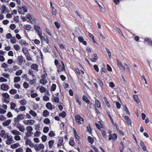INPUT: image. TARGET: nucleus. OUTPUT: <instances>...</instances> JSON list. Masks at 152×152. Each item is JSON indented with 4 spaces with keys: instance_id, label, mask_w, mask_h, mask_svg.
<instances>
[{
    "instance_id": "nucleus-1",
    "label": "nucleus",
    "mask_w": 152,
    "mask_h": 152,
    "mask_svg": "<svg viewBox=\"0 0 152 152\" xmlns=\"http://www.w3.org/2000/svg\"><path fill=\"white\" fill-rule=\"evenodd\" d=\"M26 115L24 114H19L17 117L14 118L15 123H19L20 120L24 119L25 118Z\"/></svg>"
},
{
    "instance_id": "nucleus-2",
    "label": "nucleus",
    "mask_w": 152,
    "mask_h": 152,
    "mask_svg": "<svg viewBox=\"0 0 152 152\" xmlns=\"http://www.w3.org/2000/svg\"><path fill=\"white\" fill-rule=\"evenodd\" d=\"M61 64H60L57 66V72L59 73L65 71V66L64 63L62 61H61Z\"/></svg>"
},
{
    "instance_id": "nucleus-3",
    "label": "nucleus",
    "mask_w": 152,
    "mask_h": 152,
    "mask_svg": "<svg viewBox=\"0 0 152 152\" xmlns=\"http://www.w3.org/2000/svg\"><path fill=\"white\" fill-rule=\"evenodd\" d=\"M14 126H16L21 132H23L25 130L24 126L20 124L19 123H14Z\"/></svg>"
},
{
    "instance_id": "nucleus-4",
    "label": "nucleus",
    "mask_w": 152,
    "mask_h": 152,
    "mask_svg": "<svg viewBox=\"0 0 152 152\" xmlns=\"http://www.w3.org/2000/svg\"><path fill=\"white\" fill-rule=\"evenodd\" d=\"M6 138H7V140L6 141V144L10 145L14 142V141L12 136H9L8 135Z\"/></svg>"
},
{
    "instance_id": "nucleus-5",
    "label": "nucleus",
    "mask_w": 152,
    "mask_h": 152,
    "mask_svg": "<svg viewBox=\"0 0 152 152\" xmlns=\"http://www.w3.org/2000/svg\"><path fill=\"white\" fill-rule=\"evenodd\" d=\"M75 118L76 121L78 125H80L82 124L81 121H82V122L84 121V119L79 115H76Z\"/></svg>"
},
{
    "instance_id": "nucleus-6",
    "label": "nucleus",
    "mask_w": 152,
    "mask_h": 152,
    "mask_svg": "<svg viewBox=\"0 0 152 152\" xmlns=\"http://www.w3.org/2000/svg\"><path fill=\"white\" fill-rule=\"evenodd\" d=\"M34 29L38 34L40 35V34L42 33V30L40 27L37 25H35L34 26Z\"/></svg>"
},
{
    "instance_id": "nucleus-7",
    "label": "nucleus",
    "mask_w": 152,
    "mask_h": 152,
    "mask_svg": "<svg viewBox=\"0 0 152 152\" xmlns=\"http://www.w3.org/2000/svg\"><path fill=\"white\" fill-rule=\"evenodd\" d=\"M35 122V121L32 119L25 120L23 121L24 124L26 125H33Z\"/></svg>"
},
{
    "instance_id": "nucleus-8",
    "label": "nucleus",
    "mask_w": 152,
    "mask_h": 152,
    "mask_svg": "<svg viewBox=\"0 0 152 152\" xmlns=\"http://www.w3.org/2000/svg\"><path fill=\"white\" fill-rule=\"evenodd\" d=\"M63 139L62 137H60L58 139L57 143V148H61V146L64 144Z\"/></svg>"
},
{
    "instance_id": "nucleus-9",
    "label": "nucleus",
    "mask_w": 152,
    "mask_h": 152,
    "mask_svg": "<svg viewBox=\"0 0 152 152\" xmlns=\"http://www.w3.org/2000/svg\"><path fill=\"white\" fill-rule=\"evenodd\" d=\"M44 148V146L42 144H40L38 145H36L35 147V150L37 151H40L41 149H43Z\"/></svg>"
},
{
    "instance_id": "nucleus-10",
    "label": "nucleus",
    "mask_w": 152,
    "mask_h": 152,
    "mask_svg": "<svg viewBox=\"0 0 152 152\" xmlns=\"http://www.w3.org/2000/svg\"><path fill=\"white\" fill-rule=\"evenodd\" d=\"M46 106L47 109L50 110L54 109L55 108L54 106L52 105V104L49 102H48L46 104Z\"/></svg>"
},
{
    "instance_id": "nucleus-11",
    "label": "nucleus",
    "mask_w": 152,
    "mask_h": 152,
    "mask_svg": "<svg viewBox=\"0 0 152 152\" xmlns=\"http://www.w3.org/2000/svg\"><path fill=\"white\" fill-rule=\"evenodd\" d=\"M1 89L4 91H7L9 89V87L7 85L5 84H2L1 85Z\"/></svg>"
},
{
    "instance_id": "nucleus-12",
    "label": "nucleus",
    "mask_w": 152,
    "mask_h": 152,
    "mask_svg": "<svg viewBox=\"0 0 152 152\" xmlns=\"http://www.w3.org/2000/svg\"><path fill=\"white\" fill-rule=\"evenodd\" d=\"M98 59V56L96 54H94L92 55L91 60L92 62H95Z\"/></svg>"
},
{
    "instance_id": "nucleus-13",
    "label": "nucleus",
    "mask_w": 152,
    "mask_h": 152,
    "mask_svg": "<svg viewBox=\"0 0 152 152\" xmlns=\"http://www.w3.org/2000/svg\"><path fill=\"white\" fill-rule=\"evenodd\" d=\"M8 135V134L5 133V132L4 130H2L0 134V136L4 138H6Z\"/></svg>"
},
{
    "instance_id": "nucleus-14",
    "label": "nucleus",
    "mask_w": 152,
    "mask_h": 152,
    "mask_svg": "<svg viewBox=\"0 0 152 152\" xmlns=\"http://www.w3.org/2000/svg\"><path fill=\"white\" fill-rule=\"evenodd\" d=\"M18 61L19 62V64L20 65H21L23 60V56H19L18 57Z\"/></svg>"
},
{
    "instance_id": "nucleus-15",
    "label": "nucleus",
    "mask_w": 152,
    "mask_h": 152,
    "mask_svg": "<svg viewBox=\"0 0 152 152\" xmlns=\"http://www.w3.org/2000/svg\"><path fill=\"white\" fill-rule=\"evenodd\" d=\"M117 64L120 68L122 70H124L125 67H124V66L122 64L117 60Z\"/></svg>"
},
{
    "instance_id": "nucleus-16",
    "label": "nucleus",
    "mask_w": 152,
    "mask_h": 152,
    "mask_svg": "<svg viewBox=\"0 0 152 152\" xmlns=\"http://www.w3.org/2000/svg\"><path fill=\"white\" fill-rule=\"evenodd\" d=\"M11 133L15 135H20L21 133L16 130H14L11 131Z\"/></svg>"
},
{
    "instance_id": "nucleus-17",
    "label": "nucleus",
    "mask_w": 152,
    "mask_h": 152,
    "mask_svg": "<svg viewBox=\"0 0 152 152\" xmlns=\"http://www.w3.org/2000/svg\"><path fill=\"white\" fill-rule=\"evenodd\" d=\"M33 129L32 127L31 126H28L26 128V130L27 132L29 134H33V133L32 132Z\"/></svg>"
},
{
    "instance_id": "nucleus-18",
    "label": "nucleus",
    "mask_w": 152,
    "mask_h": 152,
    "mask_svg": "<svg viewBox=\"0 0 152 152\" xmlns=\"http://www.w3.org/2000/svg\"><path fill=\"white\" fill-rule=\"evenodd\" d=\"M31 69H33L37 71H38V65L37 64H33L31 66Z\"/></svg>"
},
{
    "instance_id": "nucleus-19",
    "label": "nucleus",
    "mask_w": 152,
    "mask_h": 152,
    "mask_svg": "<svg viewBox=\"0 0 152 152\" xmlns=\"http://www.w3.org/2000/svg\"><path fill=\"white\" fill-rule=\"evenodd\" d=\"M11 122V120L9 119L2 123L3 125L4 126H8Z\"/></svg>"
},
{
    "instance_id": "nucleus-20",
    "label": "nucleus",
    "mask_w": 152,
    "mask_h": 152,
    "mask_svg": "<svg viewBox=\"0 0 152 152\" xmlns=\"http://www.w3.org/2000/svg\"><path fill=\"white\" fill-rule=\"evenodd\" d=\"M124 118L128 125H130L131 124V121L130 119L129 118V117L127 116H124Z\"/></svg>"
},
{
    "instance_id": "nucleus-21",
    "label": "nucleus",
    "mask_w": 152,
    "mask_h": 152,
    "mask_svg": "<svg viewBox=\"0 0 152 152\" xmlns=\"http://www.w3.org/2000/svg\"><path fill=\"white\" fill-rule=\"evenodd\" d=\"M54 142L55 141L54 140H51L48 142L49 147L50 148H52Z\"/></svg>"
},
{
    "instance_id": "nucleus-22",
    "label": "nucleus",
    "mask_w": 152,
    "mask_h": 152,
    "mask_svg": "<svg viewBox=\"0 0 152 152\" xmlns=\"http://www.w3.org/2000/svg\"><path fill=\"white\" fill-rule=\"evenodd\" d=\"M17 39L15 37H12L10 40L11 43L12 44H14L16 43Z\"/></svg>"
},
{
    "instance_id": "nucleus-23",
    "label": "nucleus",
    "mask_w": 152,
    "mask_h": 152,
    "mask_svg": "<svg viewBox=\"0 0 152 152\" xmlns=\"http://www.w3.org/2000/svg\"><path fill=\"white\" fill-rule=\"evenodd\" d=\"M140 145L142 147V149L144 151H146V148L145 146L144 145V144L143 142L142 141H140Z\"/></svg>"
},
{
    "instance_id": "nucleus-24",
    "label": "nucleus",
    "mask_w": 152,
    "mask_h": 152,
    "mask_svg": "<svg viewBox=\"0 0 152 152\" xmlns=\"http://www.w3.org/2000/svg\"><path fill=\"white\" fill-rule=\"evenodd\" d=\"M34 72L32 70V69H29L28 71V74L32 76L33 78L35 77V75H34Z\"/></svg>"
},
{
    "instance_id": "nucleus-25",
    "label": "nucleus",
    "mask_w": 152,
    "mask_h": 152,
    "mask_svg": "<svg viewBox=\"0 0 152 152\" xmlns=\"http://www.w3.org/2000/svg\"><path fill=\"white\" fill-rule=\"evenodd\" d=\"M83 100L87 103V104H89L90 103V101L86 97V96L83 95L82 97Z\"/></svg>"
},
{
    "instance_id": "nucleus-26",
    "label": "nucleus",
    "mask_w": 152,
    "mask_h": 152,
    "mask_svg": "<svg viewBox=\"0 0 152 152\" xmlns=\"http://www.w3.org/2000/svg\"><path fill=\"white\" fill-rule=\"evenodd\" d=\"M49 48L48 47V46L44 47L42 48L43 52L45 53L48 52L49 53Z\"/></svg>"
},
{
    "instance_id": "nucleus-27",
    "label": "nucleus",
    "mask_w": 152,
    "mask_h": 152,
    "mask_svg": "<svg viewBox=\"0 0 152 152\" xmlns=\"http://www.w3.org/2000/svg\"><path fill=\"white\" fill-rule=\"evenodd\" d=\"M95 104L98 108H100L101 107V104L100 102L97 99L95 100Z\"/></svg>"
},
{
    "instance_id": "nucleus-28",
    "label": "nucleus",
    "mask_w": 152,
    "mask_h": 152,
    "mask_svg": "<svg viewBox=\"0 0 152 152\" xmlns=\"http://www.w3.org/2000/svg\"><path fill=\"white\" fill-rule=\"evenodd\" d=\"M47 83L46 79H42L40 80V83L42 85H44Z\"/></svg>"
},
{
    "instance_id": "nucleus-29",
    "label": "nucleus",
    "mask_w": 152,
    "mask_h": 152,
    "mask_svg": "<svg viewBox=\"0 0 152 152\" xmlns=\"http://www.w3.org/2000/svg\"><path fill=\"white\" fill-rule=\"evenodd\" d=\"M19 143L18 142H17L15 144L11 145V147L12 149H15L18 147L19 146Z\"/></svg>"
},
{
    "instance_id": "nucleus-30",
    "label": "nucleus",
    "mask_w": 152,
    "mask_h": 152,
    "mask_svg": "<svg viewBox=\"0 0 152 152\" xmlns=\"http://www.w3.org/2000/svg\"><path fill=\"white\" fill-rule=\"evenodd\" d=\"M97 82L98 83L99 85L100 86L102 87L104 85L103 83V81L101 80L99 78H97Z\"/></svg>"
},
{
    "instance_id": "nucleus-31",
    "label": "nucleus",
    "mask_w": 152,
    "mask_h": 152,
    "mask_svg": "<svg viewBox=\"0 0 152 152\" xmlns=\"http://www.w3.org/2000/svg\"><path fill=\"white\" fill-rule=\"evenodd\" d=\"M14 49L16 51H17L20 49V46L17 44L14 45H13Z\"/></svg>"
},
{
    "instance_id": "nucleus-32",
    "label": "nucleus",
    "mask_w": 152,
    "mask_h": 152,
    "mask_svg": "<svg viewBox=\"0 0 152 152\" xmlns=\"http://www.w3.org/2000/svg\"><path fill=\"white\" fill-rule=\"evenodd\" d=\"M134 99V100L137 103H138L140 102V100H139L138 96L137 95H134L133 96Z\"/></svg>"
},
{
    "instance_id": "nucleus-33",
    "label": "nucleus",
    "mask_w": 152,
    "mask_h": 152,
    "mask_svg": "<svg viewBox=\"0 0 152 152\" xmlns=\"http://www.w3.org/2000/svg\"><path fill=\"white\" fill-rule=\"evenodd\" d=\"M19 42L21 45H24L26 46H27L28 45V44L26 43V41L23 40H21L19 41Z\"/></svg>"
},
{
    "instance_id": "nucleus-34",
    "label": "nucleus",
    "mask_w": 152,
    "mask_h": 152,
    "mask_svg": "<svg viewBox=\"0 0 152 152\" xmlns=\"http://www.w3.org/2000/svg\"><path fill=\"white\" fill-rule=\"evenodd\" d=\"M49 115V112L47 110H45L43 112V115L44 116L46 117L48 116Z\"/></svg>"
},
{
    "instance_id": "nucleus-35",
    "label": "nucleus",
    "mask_w": 152,
    "mask_h": 152,
    "mask_svg": "<svg viewBox=\"0 0 152 152\" xmlns=\"http://www.w3.org/2000/svg\"><path fill=\"white\" fill-rule=\"evenodd\" d=\"M22 51L26 56H28V52L26 49H23Z\"/></svg>"
},
{
    "instance_id": "nucleus-36",
    "label": "nucleus",
    "mask_w": 152,
    "mask_h": 152,
    "mask_svg": "<svg viewBox=\"0 0 152 152\" xmlns=\"http://www.w3.org/2000/svg\"><path fill=\"white\" fill-rule=\"evenodd\" d=\"M20 77L17 76L15 77L14 78V83H18V82L20 81Z\"/></svg>"
},
{
    "instance_id": "nucleus-37",
    "label": "nucleus",
    "mask_w": 152,
    "mask_h": 152,
    "mask_svg": "<svg viewBox=\"0 0 152 152\" xmlns=\"http://www.w3.org/2000/svg\"><path fill=\"white\" fill-rule=\"evenodd\" d=\"M16 106V104L15 103L13 102H11L10 103V108L11 110H13L15 109V108Z\"/></svg>"
},
{
    "instance_id": "nucleus-38",
    "label": "nucleus",
    "mask_w": 152,
    "mask_h": 152,
    "mask_svg": "<svg viewBox=\"0 0 152 152\" xmlns=\"http://www.w3.org/2000/svg\"><path fill=\"white\" fill-rule=\"evenodd\" d=\"M2 96L4 99L10 98V96L7 93H4L2 94Z\"/></svg>"
},
{
    "instance_id": "nucleus-39",
    "label": "nucleus",
    "mask_w": 152,
    "mask_h": 152,
    "mask_svg": "<svg viewBox=\"0 0 152 152\" xmlns=\"http://www.w3.org/2000/svg\"><path fill=\"white\" fill-rule=\"evenodd\" d=\"M24 28L27 30H30L31 28V26L30 25H23Z\"/></svg>"
},
{
    "instance_id": "nucleus-40",
    "label": "nucleus",
    "mask_w": 152,
    "mask_h": 152,
    "mask_svg": "<svg viewBox=\"0 0 152 152\" xmlns=\"http://www.w3.org/2000/svg\"><path fill=\"white\" fill-rule=\"evenodd\" d=\"M88 142L91 143V144H92L94 142V139L91 137L89 136L88 138Z\"/></svg>"
},
{
    "instance_id": "nucleus-41",
    "label": "nucleus",
    "mask_w": 152,
    "mask_h": 152,
    "mask_svg": "<svg viewBox=\"0 0 152 152\" xmlns=\"http://www.w3.org/2000/svg\"><path fill=\"white\" fill-rule=\"evenodd\" d=\"M30 114L34 116H36L37 115V113L34 111L32 110H31L29 111Z\"/></svg>"
},
{
    "instance_id": "nucleus-42",
    "label": "nucleus",
    "mask_w": 152,
    "mask_h": 152,
    "mask_svg": "<svg viewBox=\"0 0 152 152\" xmlns=\"http://www.w3.org/2000/svg\"><path fill=\"white\" fill-rule=\"evenodd\" d=\"M17 92V90L15 89H11L9 91L10 93L12 95L16 94Z\"/></svg>"
},
{
    "instance_id": "nucleus-43",
    "label": "nucleus",
    "mask_w": 152,
    "mask_h": 152,
    "mask_svg": "<svg viewBox=\"0 0 152 152\" xmlns=\"http://www.w3.org/2000/svg\"><path fill=\"white\" fill-rule=\"evenodd\" d=\"M20 103L22 105H25L26 104V101L24 99H22L20 101Z\"/></svg>"
},
{
    "instance_id": "nucleus-44",
    "label": "nucleus",
    "mask_w": 152,
    "mask_h": 152,
    "mask_svg": "<svg viewBox=\"0 0 152 152\" xmlns=\"http://www.w3.org/2000/svg\"><path fill=\"white\" fill-rule=\"evenodd\" d=\"M41 134V132L39 131H36L34 134V137H38Z\"/></svg>"
},
{
    "instance_id": "nucleus-45",
    "label": "nucleus",
    "mask_w": 152,
    "mask_h": 152,
    "mask_svg": "<svg viewBox=\"0 0 152 152\" xmlns=\"http://www.w3.org/2000/svg\"><path fill=\"white\" fill-rule=\"evenodd\" d=\"M23 73V71L22 70L20 69L18 71H17L15 73V75L17 76H19L20 75Z\"/></svg>"
},
{
    "instance_id": "nucleus-46",
    "label": "nucleus",
    "mask_w": 152,
    "mask_h": 152,
    "mask_svg": "<svg viewBox=\"0 0 152 152\" xmlns=\"http://www.w3.org/2000/svg\"><path fill=\"white\" fill-rule=\"evenodd\" d=\"M44 122L47 124H50V121L49 119L48 118H45L43 121Z\"/></svg>"
},
{
    "instance_id": "nucleus-47",
    "label": "nucleus",
    "mask_w": 152,
    "mask_h": 152,
    "mask_svg": "<svg viewBox=\"0 0 152 152\" xmlns=\"http://www.w3.org/2000/svg\"><path fill=\"white\" fill-rule=\"evenodd\" d=\"M79 98L77 96H75V100L76 102L78 103L79 104L80 106L81 105V102L79 101Z\"/></svg>"
},
{
    "instance_id": "nucleus-48",
    "label": "nucleus",
    "mask_w": 152,
    "mask_h": 152,
    "mask_svg": "<svg viewBox=\"0 0 152 152\" xmlns=\"http://www.w3.org/2000/svg\"><path fill=\"white\" fill-rule=\"evenodd\" d=\"M47 94H46L43 97V99L45 101H49V98L47 96H46V95Z\"/></svg>"
},
{
    "instance_id": "nucleus-49",
    "label": "nucleus",
    "mask_w": 152,
    "mask_h": 152,
    "mask_svg": "<svg viewBox=\"0 0 152 152\" xmlns=\"http://www.w3.org/2000/svg\"><path fill=\"white\" fill-rule=\"evenodd\" d=\"M56 85L54 84H53L51 86V91H54L56 90Z\"/></svg>"
},
{
    "instance_id": "nucleus-50",
    "label": "nucleus",
    "mask_w": 152,
    "mask_h": 152,
    "mask_svg": "<svg viewBox=\"0 0 152 152\" xmlns=\"http://www.w3.org/2000/svg\"><path fill=\"white\" fill-rule=\"evenodd\" d=\"M10 98L3 99V101L5 103L7 104L10 102Z\"/></svg>"
},
{
    "instance_id": "nucleus-51",
    "label": "nucleus",
    "mask_w": 152,
    "mask_h": 152,
    "mask_svg": "<svg viewBox=\"0 0 152 152\" xmlns=\"http://www.w3.org/2000/svg\"><path fill=\"white\" fill-rule=\"evenodd\" d=\"M59 99L58 98L55 96L53 98V101L56 103H58L59 102Z\"/></svg>"
},
{
    "instance_id": "nucleus-52",
    "label": "nucleus",
    "mask_w": 152,
    "mask_h": 152,
    "mask_svg": "<svg viewBox=\"0 0 152 152\" xmlns=\"http://www.w3.org/2000/svg\"><path fill=\"white\" fill-rule=\"evenodd\" d=\"M18 12L20 14L23 15L24 14V12H23V10L22 7H20L18 9Z\"/></svg>"
},
{
    "instance_id": "nucleus-53",
    "label": "nucleus",
    "mask_w": 152,
    "mask_h": 152,
    "mask_svg": "<svg viewBox=\"0 0 152 152\" xmlns=\"http://www.w3.org/2000/svg\"><path fill=\"white\" fill-rule=\"evenodd\" d=\"M26 110V108L25 106H20L19 108V110L20 111H23Z\"/></svg>"
},
{
    "instance_id": "nucleus-54",
    "label": "nucleus",
    "mask_w": 152,
    "mask_h": 152,
    "mask_svg": "<svg viewBox=\"0 0 152 152\" xmlns=\"http://www.w3.org/2000/svg\"><path fill=\"white\" fill-rule=\"evenodd\" d=\"M31 23L32 24H34L36 22V20L35 18H32L30 20Z\"/></svg>"
},
{
    "instance_id": "nucleus-55",
    "label": "nucleus",
    "mask_w": 152,
    "mask_h": 152,
    "mask_svg": "<svg viewBox=\"0 0 152 152\" xmlns=\"http://www.w3.org/2000/svg\"><path fill=\"white\" fill-rule=\"evenodd\" d=\"M59 116H61L63 118L66 115V113L64 111H63L62 113L59 115Z\"/></svg>"
},
{
    "instance_id": "nucleus-56",
    "label": "nucleus",
    "mask_w": 152,
    "mask_h": 152,
    "mask_svg": "<svg viewBox=\"0 0 152 152\" xmlns=\"http://www.w3.org/2000/svg\"><path fill=\"white\" fill-rule=\"evenodd\" d=\"M19 135H17L15 136L14 138L15 140L19 141L20 140L21 138Z\"/></svg>"
},
{
    "instance_id": "nucleus-57",
    "label": "nucleus",
    "mask_w": 152,
    "mask_h": 152,
    "mask_svg": "<svg viewBox=\"0 0 152 152\" xmlns=\"http://www.w3.org/2000/svg\"><path fill=\"white\" fill-rule=\"evenodd\" d=\"M6 38L7 39H11L12 37V35L11 33H8L6 35Z\"/></svg>"
},
{
    "instance_id": "nucleus-58",
    "label": "nucleus",
    "mask_w": 152,
    "mask_h": 152,
    "mask_svg": "<svg viewBox=\"0 0 152 152\" xmlns=\"http://www.w3.org/2000/svg\"><path fill=\"white\" fill-rule=\"evenodd\" d=\"M49 130V128L48 127H45L43 130V132L45 133H47L48 132Z\"/></svg>"
},
{
    "instance_id": "nucleus-59",
    "label": "nucleus",
    "mask_w": 152,
    "mask_h": 152,
    "mask_svg": "<svg viewBox=\"0 0 152 152\" xmlns=\"http://www.w3.org/2000/svg\"><path fill=\"white\" fill-rule=\"evenodd\" d=\"M7 80L3 77H0V81L1 82H6L7 81Z\"/></svg>"
},
{
    "instance_id": "nucleus-60",
    "label": "nucleus",
    "mask_w": 152,
    "mask_h": 152,
    "mask_svg": "<svg viewBox=\"0 0 152 152\" xmlns=\"http://www.w3.org/2000/svg\"><path fill=\"white\" fill-rule=\"evenodd\" d=\"M54 24L57 28H59L60 27V25L58 22H55Z\"/></svg>"
},
{
    "instance_id": "nucleus-61",
    "label": "nucleus",
    "mask_w": 152,
    "mask_h": 152,
    "mask_svg": "<svg viewBox=\"0 0 152 152\" xmlns=\"http://www.w3.org/2000/svg\"><path fill=\"white\" fill-rule=\"evenodd\" d=\"M23 86L24 88H26L28 87V84L26 82H24L23 83Z\"/></svg>"
},
{
    "instance_id": "nucleus-62",
    "label": "nucleus",
    "mask_w": 152,
    "mask_h": 152,
    "mask_svg": "<svg viewBox=\"0 0 152 152\" xmlns=\"http://www.w3.org/2000/svg\"><path fill=\"white\" fill-rule=\"evenodd\" d=\"M102 134L103 137L105 138H106L107 137L106 134V133L105 132L104 130H102Z\"/></svg>"
},
{
    "instance_id": "nucleus-63",
    "label": "nucleus",
    "mask_w": 152,
    "mask_h": 152,
    "mask_svg": "<svg viewBox=\"0 0 152 152\" xmlns=\"http://www.w3.org/2000/svg\"><path fill=\"white\" fill-rule=\"evenodd\" d=\"M2 75L6 78H9L10 77V75L7 73H4L2 74Z\"/></svg>"
},
{
    "instance_id": "nucleus-64",
    "label": "nucleus",
    "mask_w": 152,
    "mask_h": 152,
    "mask_svg": "<svg viewBox=\"0 0 152 152\" xmlns=\"http://www.w3.org/2000/svg\"><path fill=\"white\" fill-rule=\"evenodd\" d=\"M39 91L41 93H43L45 92V88L44 87H42L40 88Z\"/></svg>"
}]
</instances>
